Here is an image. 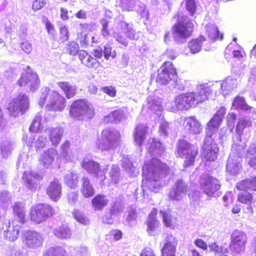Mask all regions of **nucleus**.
Instances as JSON below:
<instances>
[{"instance_id":"nucleus-1","label":"nucleus","mask_w":256,"mask_h":256,"mask_svg":"<svg viewBox=\"0 0 256 256\" xmlns=\"http://www.w3.org/2000/svg\"><path fill=\"white\" fill-rule=\"evenodd\" d=\"M168 170L166 164L156 158L146 161L142 168V186L144 190L149 189L154 192H158L162 186L160 179L167 174Z\"/></svg>"},{"instance_id":"nucleus-2","label":"nucleus","mask_w":256,"mask_h":256,"mask_svg":"<svg viewBox=\"0 0 256 256\" xmlns=\"http://www.w3.org/2000/svg\"><path fill=\"white\" fill-rule=\"evenodd\" d=\"M120 142V132L114 128H106L102 130L96 142V146L101 151H109L118 147Z\"/></svg>"},{"instance_id":"nucleus-3","label":"nucleus","mask_w":256,"mask_h":256,"mask_svg":"<svg viewBox=\"0 0 256 256\" xmlns=\"http://www.w3.org/2000/svg\"><path fill=\"white\" fill-rule=\"evenodd\" d=\"M194 24L186 16H178V22L172 27L173 38L177 43H183L193 32Z\"/></svg>"},{"instance_id":"nucleus-4","label":"nucleus","mask_w":256,"mask_h":256,"mask_svg":"<svg viewBox=\"0 0 256 256\" xmlns=\"http://www.w3.org/2000/svg\"><path fill=\"white\" fill-rule=\"evenodd\" d=\"M194 92L180 94L177 96L174 100L170 103H168L166 106L170 112L188 110L196 106Z\"/></svg>"},{"instance_id":"nucleus-5","label":"nucleus","mask_w":256,"mask_h":256,"mask_svg":"<svg viewBox=\"0 0 256 256\" xmlns=\"http://www.w3.org/2000/svg\"><path fill=\"white\" fill-rule=\"evenodd\" d=\"M198 152V147L197 146H195L184 140H180L178 146V154L179 156L185 159L184 162L185 167L194 164Z\"/></svg>"},{"instance_id":"nucleus-6","label":"nucleus","mask_w":256,"mask_h":256,"mask_svg":"<svg viewBox=\"0 0 256 256\" xmlns=\"http://www.w3.org/2000/svg\"><path fill=\"white\" fill-rule=\"evenodd\" d=\"M70 116L78 118H83L84 116L91 118L94 115L92 105L84 100H77L74 102L70 107Z\"/></svg>"},{"instance_id":"nucleus-7","label":"nucleus","mask_w":256,"mask_h":256,"mask_svg":"<svg viewBox=\"0 0 256 256\" xmlns=\"http://www.w3.org/2000/svg\"><path fill=\"white\" fill-rule=\"evenodd\" d=\"M55 210L48 204H39L31 208L30 218L32 221L40 224L54 214Z\"/></svg>"},{"instance_id":"nucleus-8","label":"nucleus","mask_w":256,"mask_h":256,"mask_svg":"<svg viewBox=\"0 0 256 256\" xmlns=\"http://www.w3.org/2000/svg\"><path fill=\"white\" fill-rule=\"evenodd\" d=\"M243 146L234 144L232 146V152L230 154L226 165V172L231 175L238 174L241 168L240 157L242 154L240 150L243 149Z\"/></svg>"},{"instance_id":"nucleus-9","label":"nucleus","mask_w":256,"mask_h":256,"mask_svg":"<svg viewBox=\"0 0 256 256\" xmlns=\"http://www.w3.org/2000/svg\"><path fill=\"white\" fill-rule=\"evenodd\" d=\"M200 188L203 192L210 197H214L220 188L219 180L208 174H202L200 180Z\"/></svg>"},{"instance_id":"nucleus-10","label":"nucleus","mask_w":256,"mask_h":256,"mask_svg":"<svg viewBox=\"0 0 256 256\" xmlns=\"http://www.w3.org/2000/svg\"><path fill=\"white\" fill-rule=\"evenodd\" d=\"M176 77V70L172 62H166L158 70L156 81L160 84H166Z\"/></svg>"},{"instance_id":"nucleus-11","label":"nucleus","mask_w":256,"mask_h":256,"mask_svg":"<svg viewBox=\"0 0 256 256\" xmlns=\"http://www.w3.org/2000/svg\"><path fill=\"white\" fill-rule=\"evenodd\" d=\"M22 241L30 248H36L42 246L44 237L42 234L34 230H26L22 234Z\"/></svg>"},{"instance_id":"nucleus-12","label":"nucleus","mask_w":256,"mask_h":256,"mask_svg":"<svg viewBox=\"0 0 256 256\" xmlns=\"http://www.w3.org/2000/svg\"><path fill=\"white\" fill-rule=\"evenodd\" d=\"M28 96L22 93H20L17 97L10 103L8 110L10 114L16 116L20 112H24L28 108Z\"/></svg>"},{"instance_id":"nucleus-13","label":"nucleus","mask_w":256,"mask_h":256,"mask_svg":"<svg viewBox=\"0 0 256 256\" xmlns=\"http://www.w3.org/2000/svg\"><path fill=\"white\" fill-rule=\"evenodd\" d=\"M218 148L214 140L208 132L203 146L202 147V155L208 161H214L217 158Z\"/></svg>"},{"instance_id":"nucleus-14","label":"nucleus","mask_w":256,"mask_h":256,"mask_svg":"<svg viewBox=\"0 0 256 256\" xmlns=\"http://www.w3.org/2000/svg\"><path fill=\"white\" fill-rule=\"evenodd\" d=\"M82 167L89 174H94L97 178L104 179L105 174L108 170V166H105L102 170L100 168V164L93 160L91 158H84L81 162Z\"/></svg>"},{"instance_id":"nucleus-15","label":"nucleus","mask_w":256,"mask_h":256,"mask_svg":"<svg viewBox=\"0 0 256 256\" xmlns=\"http://www.w3.org/2000/svg\"><path fill=\"white\" fill-rule=\"evenodd\" d=\"M237 80L229 76L222 82H216L212 85V90L215 91L216 94H222L224 96L230 94L237 86Z\"/></svg>"},{"instance_id":"nucleus-16","label":"nucleus","mask_w":256,"mask_h":256,"mask_svg":"<svg viewBox=\"0 0 256 256\" xmlns=\"http://www.w3.org/2000/svg\"><path fill=\"white\" fill-rule=\"evenodd\" d=\"M181 125L186 133L198 135L202 131V126L196 116H190L181 119Z\"/></svg>"},{"instance_id":"nucleus-17","label":"nucleus","mask_w":256,"mask_h":256,"mask_svg":"<svg viewBox=\"0 0 256 256\" xmlns=\"http://www.w3.org/2000/svg\"><path fill=\"white\" fill-rule=\"evenodd\" d=\"M40 81L38 74L35 72H25L22 74L20 78L18 81L20 86L27 85L30 91L34 92L38 89Z\"/></svg>"},{"instance_id":"nucleus-18","label":"nucleus","mask_w":256,"mask_h":256,"mask_svg":"<svg viewBox=\"0 0 256 256\" xmlns=\"http://www.w3.org/2000/svg\"><path fill=\"white\" fill-rule=\"evenodd\" d=\"M58 154L57 150L50 148L44 150L40 156L39 162L40 164L46 168H50L53 167L56 160L58 162Z\"/></svg>"},{"instance_id":"nucleus-19","label":"nucleus","mask_w":256,"mask_h":256,"mask_svg":"<svg viewBox=\"0 0 256 256\" xmlns=\"http://www.w3.org/2000/svg\"><path fill=\"white\" fill-rule=\"evenodd\" d=\"M246 234L242 232L236 230L232 235L231 248L236 252L244 251L246 242Z\"/></svg>"},{"instance_id":"nucleus-20","label":"nucleus","mask_w":256,"mask_h":256,"mask_svg":"<svg viewBox=\"0 0 256 256\" xmlns=\"http://www.w3.org/2000/svg\"><path fill=\"white\" fill-rule=\"evenodd\" d=\"M22 178L26 188L34 192L38 188L40 180L42 178V176L38 172H25Z\"/></svg>"},{"instance_id":"nucleus-21","label":"nucleus","mask_w":256,"mask_h":256,"mask_svg":"<svg viewBox=\"0 0 256 256\" xmlns=\"http://www.w3.org/2000/svg\"><path fill=\"white\" fill-rule=\"evenodd\" d=\"M188 190V186L182 180L175 183L172 190L169 193V198L172 200H180L186 195Z\"/></svg>"},{"instance_id":"nucleus-22","label":"nucleus","mask_w":256,"mask_h":256,"mask_svg":"<svg viewBox=\"0 0 256 256\" xmlns=\"http://www.w3.org/2000/svg\"><path fill=\"white\" fill-rule=\"evenodd\" d=\"M52 100L50 103H48L46 108L48 110L62 112L66 107V100L65 98L58 92L53 93Z\"/></svg>"},{"instance_id":"nucleus-23","label":"nucleus","mask_w":256,"mask_h":256,"mask_svg":"<svg viewBox=\"0 0 256 256\" xmlns=\"http://www.w3.org/2000/svg\"><path fill=\"white\" fill-rule=\"evenodd\" d=\"M162 100L161 98L154 96H150L146 99V102L144 104L142 108V112H158L160 114L162 109Z\"/></svg>"},{"instance_id":"nucleus-24","label":"nucleus","mask_w":256,"mask_h":256,"mask_svg":"<svg viewBox=\"0 0 256 256\" xmlns=\"http://www.w3.org/2000/svg\"><path fill=\"white\" fill-rule=\"evenodd\" d=\"M22 224L16 222V220H12L11 222H9L8 225H6V229L4 230L6 239L10 242L17 240Z\"/></svg>"},{"instance_id":"nucleus-25","label":"nucleus","mask_w":256,"mask_h":256,"mask_svg":"<svg viewBox=\"0 0 256 256\" xmlns=\"http://www.w3.org/2000/svg\"><path fill=\"white\" fill-rule=\"evenodd\" d=\"M165 244L162 250V256H174L176 247L178 244L177 240L172 234H168L166 236Z\"/></svg>"},{"instance_id":"nucleus-26","label":"nucleus","mask_w":256,"mask_h":256,"mask_svg":"<svg viewBox=\"0 0 256 256\" xmlns=\"http://www.w3.org/2000/svg\"><path fill=\"white\" fill-rule=\"evenodd\" d=\"M47 195L54 201H58L62 195V184L57 179L52 181L46 190Z\"/></svg>"},{"instance_id":"nucleus-27","label":"nucleus","mask_w":256,"mask_h":256,"mask_svg":"<svg viewBox=\"0 0 256 256\" xmlns=\"http://www.w3.org/2000/svg\"><path fill=\"white\" fill-rule=\"evenodd\" d=\"M146 148L152 156H158L163 154L164 152V148L162 143L154 138L148 140Z\"/></svg>"},{"instance_id":"nucleus-28","label":"nucleus","mask_w":256,"mask_h":256,"mask_svg":"<svg viewBox=\"0 0 256 256\" xmlns=\"http://www.w3.org/2000/svg\"><path fill=\"white\" fill-rule=\"evenodd\" d=\"M14 218L12 220L20 224H24L26 220V208L24 203L20 202H15L13 206Z\"/></svg>"},{"instance_id":"nucleus-29","label":"nucleus","mask_w":256,"mask_h":256,"mask_svg":"<svg viewBox=\"0 0 256 256\" xmlns=\"http://www.w3.org/2000/svg\"><path fill=\"white\" fill-rule=\"evenodd\" d=\"M78 58L82 64L90 68L96 69L100 66V62L85 50H82L79 52Z\"/></svg>"},{"instance_id":"nucleus-30","label":"nucleus","mask_w":256,"mask_h":256,"mask_svg":"<svg viewBox=\"0 0 256 256\" xmlns=\"http://www.w3.org/2000/svg\"><path fill=\"white\" fill-rule=\"evenodd\" d=\"M148 126L144 124H138L134 131V142L141 146L146 137Z\"/></svg>"},{"instance_id":"nucleus-31","label":"nucleus","mask_w":256,"mask_h":256,"mask_svg":"<svg viewBox=\"0 0 256 256\" xmlns=\"http://www.w3.org/2000/svg\"><path fill=\"white\" fill-rule=\"evenodd\" d=\"M156 214L157 210L156 209L154 208L150 214L147 220L146 231L150 236L155 235L156 230L159 226V222L156 218Z\"/></svg>"},{"instance_id":"nucleus-32","label":"nucleus","mask_w":256,"mask_h":256,"mask_svg":"<svg viewBox=\"0 0 256 256\" xmlns=\"http://www.w3.org/2000/svg\"><path fill=\"white\" fill-rule=\"evenodd\" d=\"M127 118L126 113L124 110L120 109L113 111L109 114L105 116L104 118V122L106 123L114 122L119 123Z\"/></svg>"},{"instance_id":"nucleus-33","label":"nucleus","mask_w":256,"mask_h":256,"mask_svg":"<svg viewBox=\"0 0 256 256\" xmlns=\"http://www.w3.org/2000/svg\"><path fill=\"white\" fill-rule=\"evenodd\" d=\"M252 126V122L251 120L244 118H240L238 119V122L236 128V140L235 142L236 144H238V142H240L242 140V136L243 134V132L244 128H249ZM238 146L239 144H238Z\"/></svg>"},{"instance_id":"nucleus-34","label":"nucleus","mask_w":256,"mask_h":256,"mask_svg":"<svg viewBox=\"0 0 256 256\" xmlns=\"http://www.w3.org/2000/svg\"><path fill=\"white\" fill-rule=\"evenodd\" d=\"M49 139L54 146H56L60 142L64 132L63 128L60 127L50 128L46 130Z\"/></svg>"},{"instance_id":"nucleus-35","label":"nucleus","mask_w":256,"mask_h":256,"mask_svg":"<svg viewBox=\"0 0 256 256\" xmlns=\"http://www.w3.org/2000/svg\"><path fill=\"white\" fill-rule=\"evenodd\" d=\"M212 90V89L210 90L208 84L200 85L198 88V93L194 92L196 104H197L199 102L206 100Z\"/></svg>"},{"instance_id":"nucleus-36","label":"nucleus","mask_w":256,"mask_h":256,"mask_svg":"<svg viewBox=\"0 0 256 256\" xmlns=\"http://www.w3.org/2000/svg\"><path fill=\"white\" fill-rule=\"evenodd\" d=\"M56 91L51 90L48 87L42 88L40 90V95L38 101L39 105L42 107L44 105L46 106L48 103H50L52 100V96L54 92H56Z\"/></svg>"},{"instance_id":"nucleus-37","label":"nucleus","mask_w":256,"mask_h":256,"mask_svg":"<svg viewBox=\"0 0 256 256\" xmlns=\"http://www.w3.org/2000/svg\"><path fill=\"white\" fill-rule=\"evenodd\" d=\"M206 34L212 40H222V34H220L218 27L214 24L209 23L206 26Z\"/></svg>"},{"instance_id":"nucleus-38","label":"nucleus","mask_w":256,"mask_h":256,"mask_svg":"<svg viewBox=\"0 0 256 256\" xmlns=\"http://www.w3.org/2000/svg\"><path fill=\"white\" fill-rule=\"evenodd\" d=\"M58 86L64 92L66 98L70 99L76 94V86L66 82H60L57 83Z\"/></svg>"},{"instance_id":"nucleus-39","label":"nucleus","mask_w":256,"mask_h":256,"mask_svg":"<svg viewBox=\"0 0 256 256\" xmlns=\"http://www.w3.org/2000/svg\"><path fill=\"white\" fill-rule=\"evenodd\" d=\"M82 184L80 192L84 196L88 198L93 196L95 193L94 189L90 184L89 179L86 177L82 178Z\"/></svg>"},{"instance_id":"nucleus-40","label":"nucleus","mask_w":256,"mask_h":256,"mask_svg":"<svg viewBox=\"0 0 256 256\" xmlns=\"http://www.w3.org/2000/svg\"><path fill=\"white\" fill-rule=\"evenodd\" d=\"M236 188L241 190L256 191V176L240 181L237 184Z\"/></svg>"},{"instance_id":"nucleus-41","label":"nucleus","mask_w":256,"mask_h":256,"mask_svg":"<svg viewBox=\"0 0 256 256\" xmlns=\"http://www.w3.org/2000/svg\"><path fill=\"white\" fill-rule=\"evenodd\" d=\"M53 234L58 238L68 239L71 237L72 232L68 226L62 224L53 230Z\"/></svg>"},{"instance_id":"nucleus-42","label":"nucleus","mask_w":256,"mask_h":256,"mask_svg":"<svg viewBox=\"0 0 256 256\" xmlns=\"http://www.w3.org/2000/svg\"><path fill=\"white\" fill-rule=\"evenodd\" d=\"M240 46L237 44L230 43L226 48V58H228V56L232 55L234 58L240 60V58H242L243 56L240 51Z\"/></svg>"},{"instance_id":"nucleus-43","label":"nucleus","mask_w":256,"mask_h":256,"mask_svg":"<svg viewBox=\"0 0 256 256\" xmlns=\"http://www.w3.org/2000/svg\"><path fill=\"white\" fill-rule=\"evenodd\" d=\"M108 202V199L102 194H97L92 200V206L95 210H102L107 205Z\"/></svg>"},{"instance_id":"nucleus-44","label":"nucleus","mask_w":256,"mask_h":256,"mask_svg":"<svg viewBox=\"0 0 256 256\" xmlns=\"http://www.w3.org/2000/svg\"><path fill=\"white\" fill-rule=\"evenodd\" d=\"M222 120L214 115L211 120L208 123V128H206V136L208 132L209 136H212L213 134L218 129Z\"/></svg>"},{"instance_id":"nucleus-45","label":"nucleus","mask_w":256,"mask_h":256,"mask_svg":"<svg viewBox=\"0 0 256 256\" xmlns=\"http://www.w3.org/2000/svg\"><path fill=\"white\" fill-rule=\"evenodd\" d=\"M65 184L71 188H76L78 183V174L74 172H68L64 176Z\"/></svg>"},{"instance_id":"nucleus-46","label":"nucleus","mask_w":256,"mask_h":256,"mask_svg":"<svg viewBox=\"0 0 256 256\" xmlns=\"http://www.w3.org/2000/svg\"><path fill=\"white\" fill-rule=\"evenodd\" d=\"M44 121L45 120L42 118V112H39L33 120L30 127V130L34 132H40L43 128Z\"/></svg>"},{"instance_id":"nucleus-47","label":"nucleus","mask_w":256,"mask_h":256,"mask_svg":"<svg viewBox=\"0 0 256 256\" xmlns=\"http://www.w3.org/2000/svg\"><path fill=\"white\" fill-rule=\"evenodd\" d=\"M160 213L162 218L163 222L166 226L171 227L175 223L176 219L172 216L174 214L170 209L168 208L164 210H160Z\"/></svg>"},{"instance_id":"nucleus-48","label":"nucleus","mask_w":256,"mask_h":256,"mask_svg":"<svg viewBox=\"0 0 256 256\" xmlns=\"http://www.w3.org/2000/svg\"><path fill=\"white\" fill-rule=\"evenodd\" d=\"M204 41L205 38L202 36L190 40L188 44L190 52L194 54L200 52L202 49V44Z\"/></svg>"},{"instance_id":"nucleus-49","label":"nucleus","mask_w":256,"mask_h":256,"mask_svg":"<svg viewBox=\"0 0 256 256\" xmlns=\"http://www.w3.org/2000/svg\"><path fill=\"white\" fill-rule=\"evenodd\" d=\"M122 32L126 34V36L130 40H136L138 37L136 33L133 30L132 26L126 22H122L120 24Z\"/></svg>"},{"instance_id":"nucleus-50","label":"nucleus","mask_w":256,"mask_h":256,"mask_svg":"<svg viewBox=\"0 0 256 256\" xmlns=\"http://www.w3.org/2000/svg\"><path fill=\"white\" fill-rule=\"evenodd\" d=\"M122 166L130 176H136L138 173L136 168L130 160L128 156H124L122 160Z\"/></svg>"},{"instance_id":"nucleus-51","label":"nucleus","mask_w":256,"mask_h":256,"mask_svg":"<svg viewBox=\"0 0 256 256\" xmlns=\"http://www.w3.org/2000/svg\"><path fill=\"white\" fill-rule=\"evenodd\" d=\"M34 140L32 138H30L29 145L31 147L34 146L37 150L43 148L48 144L46 138L42 136H39L35 142Z\"/></svg>"},{"instance_id":"nucleus-52","label":"nucleus","mask_w":256,"mask_h":256,"mask_svg":"<svg viewBox=\"0 0 256 256\" xmlns=\"http://www.w3.org/2000/svg\"><path fill=\"white\" fill-rule=\"evenodd\" d=\"M44 256H66L64 250L60 246L50 247L44 254Z\"/></svg>"},{"instance_id":"nucleus-53","label":"nucleus","mask_w":256,"mask_h":256,"mask_svg":"<svg viewBox=\"0 0 256 256\" xmlns=\"http://www.w3.org/2000/svg\"><path fill=\"white\" fill-rule=\"evenodd\" d=\"M110 176L111 180L114 184H118L121 179L120 176V170L118 166L112 165L110 172Z\"/></svg>"},{"instance_id":"nucleus-54","label":"nucleus","mask_w":256,"mask_h":256,"mask_svg":"<svg viewBox=\"0 0 256 256\" xmlns=\"http://www.w3.org/2000/svg\"><path fill=\"white\" fill-rule=\"evenodd\" d=\"M238 200L239 202L246 204H252L254 202L252 194L247 192H240Z\"/></svg>"},{"instance_id":"nucleus-55","label":"nucleus","mask_w":256,"mask_h":256,"mask_svg":"<svg viewBox=\"0 0 256 256\" xmlns=\"http://www.w3.org/2000/svg\"><path fill=\"white\" fill-rule=\"evenodd\" d=\"M65 50L68 54L75 56L79 51V46L76 42L72 41L68 43L65 48Z\"/></svg>"},{"instance_id":"nucleus-56","label":"nucleus","mask_w":256,"mask_h":256,"mask_svg":"<svg viewBox=\"0 0 256 256\" xmlns=\"http://www.w3.org/2000/svg\"><path fill=\"white\" fill-rule=\"evenodd\" d=\"M14 147V144L6 140L2 142L1 144V151L4 157L7 156Z\"/></svg>"},{"instance_id":"nucleus-57","label":"nucleus","mask_w":256,"mask_h":256,"mask_svg":"<svg viewBox=\"0 0 256 256\" xmlns=\"http://www.w3.org/2000/svg\"><path fill=\"white\" fill-rule=\"evenodd\" d=\"M61 156L66 162H72L78 158V156L76 150H68V152H63Z\"/></svg>"},{"instance_id":"nucleus-58","label":"nucleus","mask_w":256,"mask_h":256,"mask_svg":"<svg viewBox=\"0 0 256 256\" xmlns=\"http://www.w3.org/2000/svg\"><path fill=\"white\" fill-rule=\"evenodd\" d=\"M72 215L78 222L84 225L89 224L88 219L84 214L82 212L76 210L73 212Z\"/></svg>"},{"instance_id":"nucleus-59","label":"nucleus","mask_w":256,"mask_h":256,"mask_svg":"<svg viewBox=\"0 0 256 256\" xmlns=\"http://www.w3.org/2000/svg\"><path fill=\"white\" fill-rule=\"evenodd\" d=\"M10 202V197L8 192L4 190L0 193V206L3 209L8 208Z\"/></svg>"},{"instance_id":"nucleus-60","label":"nucleus","mask_w":256,"mask_h":256,"mask_svg":"<svg viewBox=\"0 0 256 256\" xmlns=\"http://www.w3.org/2000/svg\"><path fill=\"white\" fill-rule=\"evenodd\" d=\"M247 106L248 104H246L244 98L242 97L238 96L234 100L232 106L234 108L240 109L244 110Z\"/></svg>"},{"instance_id":"nucleus-61","label":"nucleus","mask_w":256,"mask_h":256,"mask_svg":"<svg viewBox=\"0 0 256 256\" xmlns=\"http://www.w3.org/2000/svg\"><path fill=\"white\" fill-rule=\"evenodd\" d=\"M136 218L137 216L135 210L130 208L126 218L128 224L131 226L135 225L136 224Z\"/></svg>"},{"instance_id":"nucleus-62","label":"nucleus","mask_w":256,"mask_h":256,"mask_svg":"<svg viewBox=\"0 0 256 256\" xmlns=\"http://www.w3.org/2000/svg\"><path fill=\"white\" fill-rule=\"evenodd\" d=\"M183 3L185 4L187 10L191 15H193L196 12V4L195 0H184Z\"/></svg>"},{"instance_id":"nucleus-63","label":"nucleus","mask_w":256,"mask_h":256,"mask_svg":"<svg viewBox=\"0 0 256 256\" xmlns=\"http://www.w3.org/2000/svg\"><path fill=\"white\" fill-rule=\"evenodd\" d=\"M236 118V114L233 112L228 113L226 117L227 124L228 126L230 128V132H232L234 128V121Z\"/></svg>"},{"instance_id":"nucleus-64","label":"nucleus","mask_w":256,"mask_h":256,"mask_svg":"<svg viewBox=\"0 0 256 256\" xmlns=\"http://www.w3.org/2000/svg\"><path fill=\"white\" fill-rule=\"evenodd\" d=\"M104 56L106 60H108L110 57L114 58L116 56V53L115 50L112 51V47L109 44L104 46Z\"/></svg>"}]
</instances>
